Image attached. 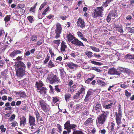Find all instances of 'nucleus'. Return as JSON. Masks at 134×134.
I'll list each match as a JSON object with an SVG mask.
<instances>
[{"mask_svg": "<svg viewBox=\"0 0 134 134\" xmlns=\"http://www.w3.org/2000/svg\"><path fill=\"white\" fill-rule=\"evenodd\" d=\"M101 114L97 119V124L98 123L101 125L103 124L107 119V116L109 114V112L108 111H101Z\"/></svg>", "mask_w": 134, "mask_h": 134, "instance_id": "obj_1", "label": "nucleus"}, {"mask_svg": "<svg viewBox=\"0 0 134 134\" xmlns=\"http://www.w3.org/2000/svg\"><path fill=\"white\" fill-rule=\"evenodd\" d=\"M47 78L50 81V83H51L52 84L54 82H60V80L57 76L53 74L49 75L48 77Z\"/></svg>", "mask_w": 134, "mask_h": 134, "instance_id": "obj_2", "label": "nucleus"}, {"mask_svg": "<svg viewBox=\"0 0 134 134\" xmlns=\"http://www.w3.org/2000/svg\"><path fill=\"white\" fill-rule=\"evenodd\" d=\"M40 104L39 107L41 106V109L42 110L45 112H48L49 111V109H48L47 105V104L43 100H40L39 101Z\"/></svg>", "mask_w": 134, "mask_h": 134, "instance_id": "obj_3", "label": "nucleus"}, {"mask_svg": "<svg viewBox=\"0 0 134 134\" xmlns=\"http://www.w3.org/2000/svg\"><path fill=\"white\" fill-rule=\"evenodd\" d=\"M56 28L55 30L56 35L55 37L57 38L60 37V34L61 33L62 29L60 24L58 23L56 25Z\"/></svg>", "mask_w": 134, "mask_h": 134, "instance_id": "obj_4", "label": "nucleus"}, {"mask_svg": "<svg viewBox=\"0 0 134 134\" xmlns=\"http://www.w3.org/2000/svg\"><path fill=\"white\" fill-rule=\"evenodd\" d=\"M16 75L17 77L19 78H21L25 74V70L23 69L16 68Z\"/></svg>", "mask_w": 134, "mask_h": 134, "instance_id": "obj_5", "label": "nucleus"}, {"mask_svg": "<svg viewBox=\"0 0 134 134\" xmlns=\"http://www.w3.org/2000/svg\"><path fill=\"white\" fill-rule=\"evenodd\" d=\"M16 75L17 77L19 78H21L25 74V70L23 69L16 68Z\"/></svg>", "mask_w": 134, "mask_h": 134, "instance_id": "obj_6", "label": "nucleus"}, {"mask_svg": "<svg viewBox=\"0 0 134 134\" xmlns=\"http://www.w3.org/2000/svg\"><path fill=\"white\" fill-rule=\"evenodd\" d=\"M71 43L73 44L76 45L79 47L81 46H85V45L82 42L79 41L75 37L71 41Z\"/></svg>", "mask_w": 134, "mask_h": 134, "instance_id": "obj_7", "label": "nucleus"}, {"mask_svg": "<svg viewBox=\"0 0 134 134\" xmlns=\"http://www.w3.org/2000/svg\"><path fill=\"white\" fill-rule=\"evenodd\" d=\"M116 116V120L117 124L118 125L121 123V113L119 112L118 114L116 113H115Z\"/></svg>", "mask_w": 134, "mask_h": 134, "instance_id": "obj_8", "label": "nucleus"}, {"mask_svg": "<svg viewBox=\"0 0 134 134\" xmlns=\"http://www.w3.org/2000/svg\"><path fill=\"white\" fill-rule=\"evenodd\" d=\"M77 26L82 28L84 27L85 26L84 20L81 18H79L77 22Z\"/></svg>", "mask_w": 134, "mask_h": 134, "instance_id": "obj_9", "label": "nucleus"}, {"mask_svg": "<svg viewBox=\"0 0 134 134\" xmlns=\"http://www.w3.org/2000/svg\"><path fill=\"white\" fill-rule=\"evenodd\" d=\"M35 118L30 115L29 116V123L30 126H35Z\"/></svg>", "mask_w": 134, "mask_h": 134, "instance_id": "obj_10", "label": "nucleus"}, {"mask_svg": "<svg viewBox=\"0 0 134 134\" xmlns=\"http://www.w3.org/2000/svg\"><path fill=\"white\" fill-rule=\"evenodd\" d=\"M94 109L96 111L97 113L99 112L102 110V107L100 104L99 102H97L96 105L94 107Z\"/></svg>", "mask_w": 134, "mask_h": 134, "instance_id": "obj_11", "label": "nucleus"}, {"mask_svg": "<svg viewBox=\"0 0 134 134\" xmlns=\"http://www.w3.org/2000/svg\"><path fill=\"white\" fill-rule=\"evenodd\" d=\"M16 68L23 69L25 70L26 68V66L25 64L21 61H19L16 65Z\"/></svg>", "mask_w": 134, "mask_h": 134, "instance_id": "obj_12", "label": "nucleus"}, {"mask_svg": "<svg viewBox=\"0 0 134 134\" xmlns=\"http://www.w3.org/2000/svg\"><path fill=\"white\" fill-rule=\"evenodd\" d=\"M61 47L60 49V50L61 52L62 53L64 52H65V49L67 48V47L66 44L65 42L63 41L61 43Z\"/></svg>", "mask_w": 134, "mask_h": 134, "instance_id": "obj_13", "label": "nucleus"}, {"mask_svg": "<svg viewBox=\"0 0 134 134\" xmlns=\"http://www.w3.org/2000/svg\"><path fill=\"white\" fill-rule=\"evenodd\" d=\"M20 126L22 125L23 126H25L26 122V118L24 116H23L21 118H20Z\"/></svg>", "mask_w": 134, "mask_h": 134, "instance_id": "obj_14", "label": "nucleus"}, {"mask_svg": "<svg viewBox=\"0 0 134 134\" xmlns=\"http://www.w3.org/2000/svg\"><path fill=\"white\" fill-rule=\"evenodd\" d=\"M107 104V102H105L102 105L103 107L105 109H108L110 108L113 104V103H110L108 104Z\"/></svg>", "mask_w": 134, "mask_h": 134, "instance_id": "obj_15", "label": "nucleus"}, {"mask_svg": "<svg viewBox=\"0 0 134 134\" xmlns=\"http://www.w3.org/2000/svg\"><path fill=\"white\" fill-rule=\"evenodd\" d=\"M36 86L37 90H39L41 89V88L43 86V84L42 81H39L38 82H36Z\"/></svg>", "mask_w": 134, "mask_h": 134, "instance_id": "obj_16", "label": "nucleus"}, {"mask_svg": "<svg viewBox=\"0 0 134 134\" xmlns=\"http://www.w3.org/2000/svg\"><path fill=\"white\" fill-rule=\"evenodd\" d=\"M21 52V51L19 50H15L11 53L10 56L12 57H14L17 54H20Z\"/></svg>", "mask_w": 134, "mask_h": 134, "instance_id": "obj_17", "label": "nucleus"}, {"mask_svg": "<svg viewBox=\"0 0 134 134\" xmlns=\"http://www.w3.org/2000/svg\"><path fill=\"white\" fill-rule=\"evenodd\" d=\"M68 66L71 69H73L78 67V65L72 63H69L67 64Z\"/></svg>", "mask_w": 134, "mask_h": 134, "instance_id": "obj_18", "label": "nucleus"}, {"mask_svg": "<svg viewBox=\"0 0 134 134\" xmlns=\"http://www.w3.org/2000/svg\"><path fill=\"white\" fill-rule=\"evenodd\" d=\"M77 34L78 36L82 40L85 42L87 41V40L84 37L83 35L81 32L79 31L77 32Z\"/></svg>", "mask_w": 134, "mask_h": 134, "instance_id": "obj_19", "label": "nucleus"}, {"mask_svg": "<svg viewBox=\"0 0 134 134\" xmlns=\"http://www.w3.org/2000/svg\"><path fill=\"white\" fill-rule=\"evenodd\" d=\"M93 119L91 118H89L84 122L85 125H91L93 122Z\"/></svg>", "mask_w": 134, "mask_h": 134, "instance_id": "obj_20", "label": "nucleus"}, {"mask_svg": "<svg viewBox=\"0 0 134 134\" xmlns=\"http://www.w3.org/2000/svg\"><path fill=\"white\" fill-rule=\"evenodd\" d=\"M59 70L60 72L61 78L62 79H63L64 77L65 76V72L64 71L63 68H62L59 69Z\"/></svg>", "mask_w": 134, "mask_h": 134, "instance_id": "obj_21", "label": "nucleus"}, {"mask_svg": "<svg viewBox=\"0 0 134 134\" xmlns=\"http://www.w3.org/2000/svg\"><path fill=\"white\" fill-rule=\"evenodd\" d=\"M67 37L68 41L70 42H71L75 38L71 34H69L67 35Z\"/></svg>", "mask_w": 134, "mask_h": 134, "instance_id": "obj_22", "label": "nucleus"}, {"mask_svg": "<svg viewBox=\"0 0 134 134\" xmlns=\"http://www.w3.org/2000/svg\"><path fill=\"white\" fill-rule=\"evenodd\" d=\"M39 90L40 93V94H46L47 91V89L44 87H42Z\"/></svg>", "mask_w": 134, "mask_h": 134, "instance_id": "obj_23", "label": "nucleus"}, {"mask_svg": "<svg viewBox=\"0 0 134 134\" xmlns=\"http://www.w3.org/2000/svg\"><path fill=\"white\" fill-rule=\"evenodd\" d=\"M97 82L99 85L101 86L102 87L105 86L107 84V83H106L99 80H98Z\"/></svg>", "mask_w": 134, "mask_h": 134, "instance_id": "obj_24", "label": "nucleus"}, {"mask_svg": "<svg viewBox=\"0 0 134 134\" xmlns=\"http://www.w3.org/2000/svg\"><path fill=\"white\" fill-rule=\"evenodd\" d=\"M96 10L99 13V14H100L101 16L102 13H103V11H104V10L103 9V7L102 6L97 7V9Z\"/></svg>", "mask_w": 134, "mask_h": 134, "instance_id": "obj_25", "label": "nucleus"}, {"mask_svg": "<svg viewBox=\"0 0 134 134\" xmlns=\"http://www.w3.org/2000/svg\"><path fill=\"white\" fill-rule=\"evenodd\" d=\"M125 73L128 75H133V72L131 70L129 69H128L126 68L125 71Z\"/></svg>", "mask_w": 134, "mask_h": 134, "instance_id": "obj_26", "label": "nucleus"}, {"mask_svg": "<svg viewBox=\"0 0 134 134\" xmlns=\"http://www.w3.org/2000/svg\"><path fill=\"white\" fill-rule=\"evenodd\" d=\"M70 125V121H68L66 122L64 125V129H66L68 131V129H69V128Z\"/></svg>", "mask_w": 134, "mask_h": 134, "instance_id": "obj_27", "label": "nucleus"}, {"mask_svg": "<svg viewBox=\"0 0 134 134\" xmlns=\"http://www.w3.org/2000/svg\"><path fill=\"white\" fill-rule=\"evenodd\" d=\"M94 12L92 14V15L93 17L96 18L98 16H101L99 14V13L96 9L94 10Z\"/></svg>", "mask_w": 134, "mask_h": 134, "instance_id": "obj_28", "label": "nucleus"}, {"mask_svg": "<svg viewBox=\"0 0 134 134\" xmlns=\"http://www.w3.org/2000/svg\"><path fill=\"white\" fill-rule=\"evenodd\" d=\"M76 127V125L74 124H70V126L68 129V134H69V133L71 132V129H73Z\"/></svg>", "mask_w": 134, "mask_h": 134, "instance_id": "obj_29", "label": "nucleus"}, {"mask_svg": "<svg viewBox=\"0 0 134 134\" xmlns=\"http://www.w3.org/2000/svg\"><path fill=\"white\" fill-rule=\"evenodd\" d=\"M116 70V69L114 68L111 69L108 71V73L110 75L114 74Z\"/></svg>", "mask_w": 134, "mask_h": 134, "instance_id": "obj_30", "label": "nucleus"}, {"mask_svg": "<svg viewBox=\"0 0 134 134\" xmlns=\"http://www.w3.org/2000/svg\"><path fill=\"white\" fill-rule=\"evenodd\" d=\"M116 30L120 32H123L122 26H121L118 25L116 26Z\"/></svg>", "mask_w": 134, "mask_h": 134, "instance_id": "obj_31", "label": "nucleus"}, {"mask_svg": "<svg viewBox=\"0 0 134 134\" xmlns=\"http://www.w3.org/2000/svg\"><path fill=\"white\" fill-rule=\"evenodd\" d=\"M90 48L91 49H92L94 51L96 52H99L100 51L99 49L95 47L90 46Z\"/></svg>", "mask_w": 134, "mask_h": 134, "instance_id": "obj_32", "label": "nucleus"}, {"mask_svg": "<svg viewBox=\"0 0 134 134\" xmlns=\"http://www.w3.org/2000/svg\"><path fill=\"white\" fill-rule=\"evenodd\" d=\"M49 7H47L42 13V16L43 17L46 14V13L49 11Z\"/></svg>", "mask_w": 134, "mask_h": 134, "instance_id": "obj_33", "label": "nucleus"}, {"mask_svg": "<svg viewBox=\"0 0 134 134\" xmlns=\"http://www.w3.org/2000/svg\"><path fill=\"white\" fill-rule=\"evenodd\" d=\"M71 95L69 93L66 94L65 96V100L66 101H69L71 98Z\"/></svg>", "mask_w": 134, "mask_h": 134, "instance_id": "obj_34", "label": "nucleus"}, {"mask_svg": "<svg viewBox=\"0 0 134 134\" xmlns=\"http://www.w3.org/2000/svg\"><path fill=\"white\" fill-rule=\"evenodd\" d=\"M37 37L35 36H33L31 38V41L32 42H35L37 40Z\"/></svg>", "mask_w": 134, "mask_h": 134, "instance_id": "obj_35", "label": "nucleus"}, {"mask_svg": "<svg viewBox=\"0 0 134 134\" xmlns=\"http://www.w3.org/2000/svg\"><path fill=\"white\" fill-rule=\"evenodd\" d=\"M91 63L93 64H94L98 65H103V64L102 63L96 62L94 61H91Z\"/></svg>", "mask_w": 134, "mask_h": 134, "instance_id": "obj_36", "label": "nucleus"}, {"mask_svg": "<svg viewBox=\"0 0 134 134\" xmlns=\"http://www.w3.org/2000/svg\"><path fill=\"white\" fill-rule=\"evenodd\" d=\"M93 54V53L90 51H89L86 53V54L88 56L89 58H91L92 57L94 56Z\"/></svg>", "mask_w": 134, "mask_h": 134, "instance_id": "obj_37", "label": "nucleus"}, {"mask_svg": "<svg viewBox=\"0 0 134 134\" xmlns=\"http://www.w3.org/2000/svg\"><path fill=\"white\" fill-rule=\"evenodd\" d=\"M127 58L131 59H134V55L129 54L126 55Z\"/></svg>", "mask_w": 134, "mask_h": 134, "instance_id": "obj_38", "label": "nucleus"}, {"mask_svg": "<svg viewBox=\"0 0 134 134\" xmlns=\"http://www.w3.org/2000/svg\"><path fill=\"white\" fill-rule=\"evenodd\" d=\"M27 19L30 23H32L34 21L33 17L31 16H28L27 17Z\"/></svg>", "mask_w": 134, "mask_h": 134, "instance_id": "obj_39", "label": "nucleus"}, {"mask_svg": "<svg viewBox=\"0 0 134 134\" xmlns=\"http://www.w3.org/2000/svg\"><path fill=\"white\" fill-rule=\"evenodd\" d=\"M115 126V124L114 123L112 122L110 126L111 130L110 132H114V131L113 130L114 129V127Z\"/></svg>", "mask_w": 134, "mask_h": 134, "instance_id": "obj_40", "label": "nucleus"}, {"mask_svg": "<svg viewBox=\"0 0 134 134\" xmlns=\"http://www.w3.org/2000/svg\"><path fill=\"white\" fill-rule=\"evenodd\" d=\"M48 66L50 68H52L55 66V65L52 62L51 60L49 61L48 63Z\"/></svg>", "mask_w": 134, "mask_h": 134, "instance_id": "obj_41", "label": "nucleus"}, {"mask_svg": "<svg viewBox=\"0 0 134 134\" xmlns=\"http://www.w3.org/2000/svg\"><path fill=\"white\" fill-rule=\"evenodd\" d=\"M72 134H84V133L81 131H74Z\"/></svg>", "mask_w": 134, "mask_h": 134, "instance_id": "obj_42", "label": "nucleus"}, {"mask_svg": "<svg viewBox=\"0 0 134 134\" xmlns=\"http://www.w3.org/2000/svg\"><path fill=\"white\" fill-rule=\"evenodd\" d=\"M0 129L1 130V131L3 132H5L6 130V129L4 128V125H3L0 126Z\"/></svg>", "mask_w": 134, "mask_h": 134, "instance_id": "obj_43", "label": "nucleus"}, {"mask_svg": "<svg viewBox=\"0 0 134 134\" xmlns=\"http://www.w3.org/2000/svg\"><path fill=\"white\" fill-rule=\"evenodd\" d=\"M111 15L110 14H109L107 18V22H109L111 20Z\"/></svg>", "mask_w": 134, "mask_h": 134, "instance_id": "obj_44", "label": "nucleus"}, {"mask_svg": "<svg viewBox=\"0 0 134 134\" xmlns=\"http://www.w3.org/2000/svg\"><path fill=\"white\" fill-rule=\"evenodd\" d=\"M92 70H95L97 72H100L102 71L100 69L96 67H93L92 68Z\"/></svg>", "mask_w": 134, "mask_h": 134, "instance_id": "obj_45", "label": "nucleus"}, {"mask_svg": "<svg viewBox=\"0 0 134 134\" xmlns=\"http://www.w3.org/2000/svg\"><path fill=\"white\" fill-rule=\"evenodd\" d=\"M11 126L12 127H14L16 126H17L18 123L17 122L15 121L11 123Z\"/></svg>", "mask_w": 134, "mask_h": 134, "instance_id": "obj_46", "label": "nucleus"}, {"mask_svg": "<svg viewBox=\"0 0 134 134\" xmlns=\"http://www.w3.org/2000/svg\"><path fill=\"white\" fill-rule=\"evenodd\" d=\"M15 115L14 114H13L11 116L10 118L9 119V121H12L15 118Z\"/></svg>", "mask_w": 134, "mask_h": 134, "instance_id": "obj_47", "label": "nucleus"}, {"mask_svg": "<svg viewBox=\"0 0 134 134\" xmlns=\"http://www.w3.org/2000/svg\"><path fill=\"white\" fill-rule=\"evenodd\" d=\"M81 94H84L85 92V89L83 87L81 88L79 91Z\"/></svg>", "mask_w": 134, "mask_h": 134, "instance_id": "obj_48", "label": "nucleus"}, {"mask_svg": "<svg viewBox=\"0 0 134 134\" xmlns=\"http://www.w3.org/2000/svg\"><path fill=\"white\" fill-rule=\"evenodd\" d=\"M125 95L126 97L130 96L131 94V93L129 92L127 90L125 91Z\"/></svg>", "mask_w": 134, "mask_h": 134, "instance_id": "obj_49", "label": "nucleus"}, {"mask_svg": "<svg viewBox=\"0 0 134 134\" xmlns=\"http://www.w3.org/2000/svg\"><path fill=\"white\" fill-rule=\"evenodd\" d=\"M10 16L9 15H7L4 18V20L5 22H7L8 21L10 20Z\"/></svg>", "mask_w": 134, "mask_h": 134, "instance_id": "obj_50", "label": "nucleus"}, {"mask_svg": "<svg viewBox=\"0 0 134 134\" xmlns=\"http://www.w3.org/2000/svg\"><path fill=\"white\" fill-rule=\"evenodd\" d=\"M20 97H21L23 98H25L26 96V95L25 93L23 92H21L20 93Z\"/></svg>", "mask_w": 134, "mask_h": 134, "instance_id": "obj_51", "label": "nucleus"}, {"mask_svg": "<svg viewBox=\"0 0 134 134\" xmlns=\"http://www.w3.org/2000/svg\"><path fill=\"white\" fill-rule=\"evenodd\" d=\"M46 4V2H44L42 4L39 9V10H41L44 7V6H45Z\"/></svg>", "mask_w": 134, "mask_h": 134, "instance_id": "obj_52", "label": "nucleus"}, {"mask_svg": "<svg viewBox=\"0 0 134 134\" xmlns=\"http://www.w3.org/2000/svg\"><path fill=\"white\" fill-rule=\"evenodd\" d=\"M53 43H54L55 44H57L58 45V46H59V44L60 43V40H54L53 41Z\"/></svg>", "mask_w": 134, "mask_h": 134, "instance_id": "obj_53", "label": "nucleus"}, {"mask_svg": "<svg viewBox=\"0 0 134 134\" xmlns=\"http://www.w3.org/2000/svg\"><path fill=\"white\" fill-rule=\"evenodd\" d=\"M92 94L93 92L91 90H89L88 91L86 95L89 97Z\"/></svg>", "mask_w": 134, "mask_h": 134, "instance_id": "obj_54", "label": "nucleus"}, {"mask_svg": "<svg viewBox=\"0 0 134 134\" xmlns=\"http://www.w3.org/2000/svg\"><path fill=\"white\" fill-rule=\"evenodd\" d=\"M44 40L43 39H41L38 41L37 43V44L38 45H40L42 44Z\"/></svg>", "mask_w": 134, "mask_h": 134, "instance_id": "obj_55", "label": "nucleus"}, {"mask_svg": "<svg viewBox=\"0 0 134 134\" xmlns=\"http://www.w3.org/2000/svg\"><path fill=\"white\" fill-rule=\"evenodd\" d=\"M81 93L79 92H78L74 96V99H77L79 97Z\"/></svg>", "mask_w": 134, "mask_h": 134, "instance_id": "obj_56", "label": "nucleus"}, {"mask_svg": "<svg viewBox=\"0 0 134 134\" xmlns=\"http://www.w3.org/2000/svg\"><path fill=\"white\" fill-rule=\"evenodd\" d=\"M53 103L54 104L55 103H56L57 101H58V99L57 98V97H53Z\"/></svg>", "mask_w": 134, "mask_h": 134, "instance_id": "obj_57", "label": "nucleus"}, {"mask_svg": "<svg viewBox=\"0 0 134 134\" xmlns=\"http://www.w3.org/2000/svg\"><path fill=\"white\" fill-rule=\"evenodd\" d=\"M118 69L121 72H125L126 68L122 67H119Z\"/></svg>", "mask_w": 134, "mask_h": 134, "instance_id": "obj_58", "label": "nucleus"}, {"mask_svg": "<svg viewBox=\"0 0 134 134\" xmlns=\"http://www.w3.org/2000/svg\"><path fill=\"white\" fill-rule=\"evenodd\" d=\"M109 14H111V17H112V18H113L116 15V13H112L111 12Z\"/></svg>", "mask_w": 134, "mask_h": 134, "instance_id": "obj_59", "label": "nucleus"}, {"mask_svg": "<svg viewBox=\"0 0 134 134\" xmlns=\"http://www.w3.org/2000/svg\"><path fill=\"white\" fill-rule=\"evenodd\" d=\"M24 7V6L23 5H19L17 7V9L19 10V9H21L23 8Z\"/></svg>", "mask_w": 134, "mask_h": 134, "instance_id": "obj_60", "label": "nucleus"}, {"mask_svg": "<svg viewBox=\"0 0 134 134\" xmlns=\"http://www.w3.org/2000/svg\"><path fill=\"white\" fill-rule=\"evenodd\" d=\"M62 57H61L60 56H59L58 57L57 59H56V60H57V62H60L61 61L62 59Z\"/></svg>", "mask_w": 134, "mask_h": 134, "instance_id": "obj_61", "label": "nucleus"}, {"mask_svg": "<svg viewBox=\"0 0 134 134\" xmlns=\"http://www.w3.org/2000/svg\"><path fill=\"white\" fill-rule=\"evenodd\" d=\"M74 108H75L76 110H78L80 108V106L79 104H76L74 106Z\"/></svg>", "mask_w": 134, "mask_h": 134, "instance_id": "obj_62", "label": "nucleus"}, {"mask_svg": "<svg viewBox=\"0 0 134 134\" xmlns=\"http://www.w3.org/2000/svg\"><path fill=\"white\" fill-rule=\"evenodd\" d=\"M7 93L6 91L5 90H2L0 92V94L2 95L3 94L6 93Z\"/></svg>", "mask_w": 134, "mask_h": 134, "instance_id": "obj_63", "label": "nucleus"}, {"mask_svg": "<svg viewBox=\"0 0 134 134\" xmlns=\"http://www.w3.org/2000/svg\"><path fill=\"white\" fill-rule=\"evenodd\" d=\"M94 57L97 58H100L101 56L99 54L98 55L96 53H94Z\"/></svg>", "mask_w": 134, "mask_h": 134, "instance_id": "obj_64", "label": "nucleus"}]
</instances>
